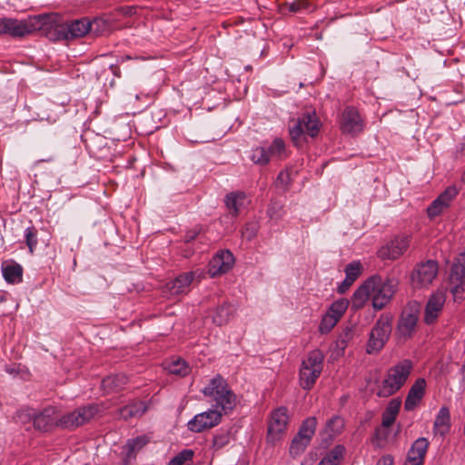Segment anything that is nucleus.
Listing matches in <instances>:
<instances>
[{
  "mask_svg": "<svg viewBox=\"0 0 465 465\" xmlns=\"http://www.w3.org/2000/svg\"><path fill=\"white\" fill-rule=\"evenodd\" d=\"M202 392L204 396L211 398L214 402L213 407L222 411L225 415L232 412L236 406L235 393L229 387L227 381L220 374L211 379Z\"/></svg>",
  "mask_w": 465,
  "mask_h": 465,
  "instance_id": "1",
  "label": "nucleus"
},
{
  "mask_svg": "<svg viewBox=\"0 0 465 465\" xmlns=\"http://www.w3.org/2000/svg\"><path fill=\"white\" fill-rule=\"evenodd\" d=\"M57 15H43L39 17L42 25L54 28L58 39H74L84 36L92 29L90 20L86 17L58 24Z\"/></svg>",
  "mask_w": 465,
  "mask_h": 465,
  "instance_id": "2",
  "label": "nucleus"
},
{
  "mask_svg": "<svg viewBox=\"0 0 465 465\" xmlns=\"http://www.w3.org/2000/svg\"><path fill=\"white\" fill-rule=\"evenodd\" d=\"M411 370L412 363L409 360H403L391 367L377 391V395L386 398L396 393L405 384Z\"/></svg>",
  "mask_w": 465,
  "mask_h": 465,
  "instance_id": "3",
  "label": "nucleus"
},
{
  "mask_svg": "<svg viewBox=\"0 0 465 465\" xmlns=\"http://www.w3.org/2000/svg\"><path fill=\"white\" fill-rule=\"evenodd\" d=\"M324 354L320 350L308 352L307 357L302 361L299 371L300 385L303 390H311L323 369Z\"/></svg>",
  "mask_w": 465,
  "mask_h": 465,
  "instance_id": "4",
  "label": "nucleus"
},
{
  "mask_svg": "<svg viewBox=\"0 0 465 465\" xmlns=\"http://www.w3.org/2000/svg\"><path fill=\"white\" fill-rule=\"evenodd\" d=\"M392 331V316L381 314L372 327L366 345L368 354L378 353L389 341Z\"/></svg>",
  "mask_w": 465,
  "mask_h": 465,
  "instance_id": "5",
  "label": "nucleus"
},
{
  "mask_svg": "<svg viewBox=\"0 0 465 465\" xmlns=\"http://www.w3.org/2000/svg\"><path fill=\"white\" fill-rule=\"evenodd\" d=\"M371 279L374 280L371 282L372 306L379 311L391 302L397 289V282L394 279H383L380 275H372Z\"/></svg>",
  "mask_w": 465,
  "mask_h": 465,
  "instance_id": "6",
  "label": "nucleus"
},
{
  "mask_svg": "<svg viewBox=\"0 0 465 465\" xmlns=\"http://www.w3.org/2000/svg\"><path fill=\"white\" fill-rule=\"evenodd\" d=\"M100 411L101 407L97 403L78 407L74 411L60 417V428L74 430L90 422Z\"/></svg>",
  "mask_w": 465,
  "mask_h": 465,
  "instance_id": "7",
  "label": "nucleus"
},
{
  "mask_svg": "<svg viewBox=\"0 0 465 465\" xmlns=\"http://www.w3.org/2000/svg\"><path fill=\"white\" fill-rule=\"evenodd\" d=\"M320 125V120L314 111L303 113L294 125L290 127V135L292 142L298 144L305 134L312 138L317 136Z\"/></svg>",
  "mask_w": 465,
  "mask_h": 465,
  "instance_id": "8",
  "label": "nucleus"
},
{
  "mask_svg": "<svg viewBox=\"0 0 465 465\" xmlns=\"http://www.w3.org/2000/svg\"><path fill=\"white\" fill-rule=\"evenodd\" d=\"M450 292L455 302L465 299V252L455 259L450 273Z\"/></svg>",
  "mask_w": 465,
  "mask_h": 465,
  "instance_id": "9",
  "label": "nucleus"
},
{
  "mask_svg": "<svg viewBox=\"0 0 465 465\" xmlns=\"http://www.w3.org/2000/svg\"><path fill=\"white\" fill-rule=\"evenodd\" d=\"M285 153V143L282 139L275 138L269 146H257L252 149L250 153L251 161L258 165H267L271 159H282Z\"/></svg>",
  "mask_w": 465,
  "mask_h": 465,
  "instance_id": "10",
  "label": "nucleus"
},
{
  "mask_svg": "<svg viewBox=\"0 0 465 465\" xmlns=\"http://www.w3.org/2000/svg\"><path fill=\"white\" fill-rule=\"evenodd\" d=\"M224 413L218 409H209L206 411L195 415L188 421V430L192 432L199 433L203 430L213 428L222 420Z\"/></svg>",
  "mask_w": 465,
  "mask_h": 465,
  "instance_id": "11",
  "label": "nucleus"
},
{
  "mask_svg": "<svg viewBox=\"0 0 465 465\" xmlns=\"http://www.w3.org/2000/svg\"><path fill=\"white\" fill-rule=\"evenodd\" d=\"M438 271V262L433 260H428L417 264L411 276L412 285L416 288L430 285L436 278Z\"/></svg>",
  "mask_w": 465,
  "mask_h": 465,
  "instance_id": "12",
  "label": "nucleus"
},
{
  "mask_svg": "<svg viewBox=\"0 0 465 465\" xmlns=\"http://www.w3.org/2000/svg\"><path fill=\"white\" fill-rule=\"evenodd\" d=\"M60 418L58 410L54 406H47L42 410L36 411L35 416L34 428L42 432H47L54 428H60Z\"/></svg>",
  "mask_w": 465,
  "mask_h": 465,
  "instance_id": "13",
  "label": "nucleus"
},
{
  "mask_svg": "<svg viewBox=\"0 0 465 465\" xmlns=\"http://www.w3.org/2000/svg\"><path fill=\"white\" fill-rule=\"evenodd\" d=\"M418 322V309L417 305H409L405 308L397 324V333L401 338L408 339L413 334Z\"/></svg>",
  "mask_w": 465,
  "mask_h": 465,
  "instance_id": "14",
  "label": "nucleus"
},
{
  "mask_svg": "<svg viewBox=\"0 0 465 465\" xmlns=\"http://www.w3.org/2000/svg\"><path fill=\"white\" fill-rule=\"evenodd\" d=\"M341 129L342 133L356 135L363 130V121L358 110L347 106L341 114Z\"/></svg>",
  "mask_w": 465,
  "mask_h": 465,
  "instance_id": "15",
  "label": "nucleus"
},
{
  "mask_svg": "<svg viewBox=\"0 0 465 465\" xmlns=\"http://www.w3.org/2000/svg\"><path fill=\"white\" fill-rule=\"evenodd\" d=\"M457 195L458 190L456 187H448L428 206V216L430 219H434L435 217L442 214L450 206V203Z\"/></svg>",
  "mask_w": 465,
  "mask_h": 465,
  "instance_id": "16",
  "label": "nucleus"
},
{
  "mask_svg": "<svg viewBox=\"0 0 465 465\" xmlns=\"http://www.w3.org/2000/svg\"><path fill=\"white\" fill-rule=\"evenodd\" d=\"M34 31L33 25L15 18H0V35L22 37Z\"/></svg>",
  "mask_w": 465,
  "mask_h": 465,
  "instance_id": "17",
  "label": "nucleus"
},
{
  "mask_svg": "<svg viewBox=\"0 0 465 465\" xmlns=\"http://www.w3.org/2000/svg\"><path fill=\"white\" fill-rule=\"evenodd\" d=\"M401 401L400 399H392L382 413L381 425L384 429H377L375 430V438L377 440H386L388 432L386 429L390 428L395 421L400 411Z\"/></svg>",
  "mask_w": 465,
  "mask_h": 465,
  "instance_id": "18",
  "label": "nucleus"
},
{
  "mask_svg": "<svg viewBox=\"0 0 465 465\" xmlns=\"http://www.w3.org/2000/svg\"><path fill=\"white\" fill-rule=\"evenodd\" d=\"M409 244L410 240L408 236L396 237L381 248L378 255L383 260H396L406 252L409 248Z\"/></svg>",
  "mask_w": 465,
  "mask_h": 465,
  "instance_id": "19",
  "label": "nucleus"
},
{
  "mask_svg": "<svg viewBox=\"0 0 465 465\" xmlns=\"http://www.w3.org/2000/svg\"><path fill=\"white\" fill-rule=\"evenodd\" d=\"M194 279L193 272L181 273L173 280L166 282L163 287V292L171 296H176L189 292V287Z\"/></svg>",
  "mask_w": 465,
  "mask_h": 465,
  "instance_id": "20",
  "label": "nucleus"
},
{
  "mask_svg": "<svg viewBox=\"0 0 465 465\" xmlns=\"http://www.w3.org/2000/svg\"><path fill=\"white\" fill-rule=\"evenodd\" d=\"M233 262L234 258L230 251H222L210 261L208 273L211 277L226 273L232 267Z\"/></svg>",
  "mask_w": 465,
  "mask_h": 465,
  "instance_id": "21",
  "label": "nucleus"
},
{
  "mask_svg": "<svg viewBox=\"0 0 465 465\" xmlns=\"http://www.w3.org/2000/svg\"><path fill=\"white\" fill-rule=\"evenodd\" d=\"M446 301V294L442 291H437L429 298L425 312L424 322L426 324H432L438 319Z\"/></svg>",
  "mask_w": 465,
  "mask_h": 465,
  "instance_id": "22",
  "label": "nucleus"
},
{
  "mask_svg": "<svg viewBox=\"0 0 465 465\" xmlns=\"http://www.w3.org/2000/svg\"><path fill=\"white\" fill-rule=\"evenodd\" d=\"M287 412L285 407H280L272 412L268 426V438L272 440H278L286 430L289 420Z\"/></svg>",
  "mask_w": 465,
  "mask_h": 465,
  "instance_id": "23",
  "label": "nucleus"
},
{
  "mask_svg": "<svg viewBox=\"0 0 465 465\" xmlns=\"http://www.w3.org/2000/svg\"><path fill=\"white\" fill-rule=\"evenodd\" d=\"M426 381L423 378H419L411 387L408 395L405 399L404 409L408 411H413L418 404L421 401L425 395Z\"/></svg>",
  "mask_w": 465,
  "mask_h": 465,
  "instance_id": "24",
  "label": "nucleus"
},
{
  "mask_svg": "<svg viewBox=\"0 0 465 465\" xmlns=\"http://www.w3.org/2000/svg\"><path fill=\"white\" fill-rule=\"evenodd\" d=\"M450 412L448 407L442 406L436 415L433 423V434L444 438L450 430Z\"/></svg>",
  "mask_w": 465,
  "mask_h": 465,
  "instance_id": "25",
  "label": "nucleus"
},
{
  "mask_svg": "<svg viewBox=\"0 0 465 465\" xmlns=\"http://www.w3.org/2000/svg\"><path fill=\"white\" fill-rule=\"evenodd\" d=\"M148 410V405L143 401L134 400L118 410V417L124 420L143 416Z\"/></svg>",
  "mask_w": 465,
  "mask_h": 465,
  "instance_id": "26",
  "label": "nucleus"
},
{
  "mask_svg": "<svg viewBox=\"0 0 465 465\" xmlns=\"http://www.w3.org/2000/svg\"><path fill=\"white\" fill-rule=\"evenodd\" d=\"M149 441L150 439L146 435H140L136 438L129 439L124 446V450H125L124 465H129L131 460L136 458L137 452L142 450Z\"/></svg>",
  "mask_w": 465,
  "mask_h": 465,
  "instance_id": "27",
  "label": "nucleus"
},
{
  "mask_svg": "<svg viewBox=\"0 0 465 465\" xmlns=\"http://www.w3.org/2000/svg\"><path fill=\"white\" fill-rule=\"evenodd\" d=\"M373 279L368 278L361 286H359L351 297L352 307L355 310L364 306L369 298H371V282Z\"/></svg>",
  "mask_w": 465,
  "mask_h": 465,
  "instance_id": "28",
  "label": "nucleus"
},
{
  "mask_svg": "<svg viewBox=\"0 0 465 465\" xmlns=\"http://www.w3.org/2000/svg\"><path fill=\"white\" fill-rule=\"evenodd\" d=\"M344 420L339 416L335 415L331 418L327 422L322 430V437H325L323 440L329 443L331 442L337 435H340L344 428Z\"/></svg>",
  "mask_w": 465,
  "mask_h": 465,
  "instance_id": "29",
  "label": "nucleus"
},
{
  "mask_svg": "<svg viewBox=\"0 0 465 465\" xmlns=\"http://www.w3.org/2000/svg\"><path fill=\"white\" fill-rule=\"evenodd\" d=\"M128 383V377L123 373L110 375L102 381V387L106 393L118 392Z\"/></svg>",
  "mask_w": 465,
  "mask_h": 465,
  "instance_id": "30",
  "label": "nucleus"
},
{
  "mask_svg": "<svg viewBox=\"0 0 465 465\" xmlns=\"http://www.w3.org/2000/svg\"><path fill=\"white\" fill-rule=\"evenodd\" d=\"M245 194L242 192H232L225 195L224 204L232 217H237L243 205Z\"/></svg>",
  "mask_w": 465,
  "mask_h": 465,
  "instance_id": "31",
  "label": "nucleus"
},
{
  "mask_svg": "<svg viewBox=\"0 0 465 465\" xmlns=\"http://www.w3.org/2000/svg\"><path fill=\"white\" fill-rule=\"evenodd\" d=\"M235 309L234 306L229 302H223L217 306L212 314L213 322L218 326H223L230 321Z\"/></svg>",
  "mask_w": 465,
  "mask_h": 465,
  "instance_id": "32",
  "label": "nucleus"
},
{
  "mask_svg": "<svg viewBox=\"0 0 465 465\" xmlns=\"http://www.w3.org/2000/svg\"><path fill=\"white\" fill-rule=\"evenodd\" d=\"M5 280L11 284H17L23 282V267L16 262L2 267Z\"/></svg>",
  "mask_w": 465,
  "mask_h": 465,
  "instance_id": "33",
  "label": "nucleus"
},
{
  "mask_svg": "<svg viewBox=\"0 0 465 465\" xmlns=\"http://www.w3.org/2000/svg\"><path fill=\"white\" fill-rule=\"evenodd\" d=\"M429 447L430 441L428 439L420 437L411 444L407 455L424 461Z\"/></svg>",
  "mask_w": 465,
  "mask_h": 465,
  "instance_id": "34",
  "label": "nucleus"
},
{
  "mask_svg": "<svg viewBox=\"0 0 465 465\" xmlns=\"http://www.w3.org/2000/svg\"><path fill=\"white\" fill-rule=\"evenodd\" d=\"M345 451L343 445H336L317 465H339L344 458Z\"/></svg>",
  "mask_w": 465,
  "mask_h": 465,
  "instance_id": "35",
  "label": "nucleus"
},
{
  "mask_svg": "<svg viewBox=\"0 0 465 465\" xmlns=\"http://www.w3.org/2000/svg\"><path fill=\"white\" fill-rule=\"evenodd\" d=\"M317 426V420L315 417H309L304 420L299 429L298 433L296 434L300 438H303L305 440L311 442L312 436L315 433Z\"/></svg>",
  "mask_w": 465,
  "mask_h": 465,
  "instance_id": "36",
  "label": "nucleus"
},
{
  "mask_svg": "<svg viewBox=\"0 0 465 465\" xmlns=\"http://www.w3.org/2000/svg\"><path fill=\"white\" fill-rule=\"evenodd\" d=\"M166 368L171 374L182 377L186 376L190 372L189 365L182 359L173 361Z\"/></svg>",
  "mask_w": 465,
  "mask_h": 465,
  "instance_id": "37",
  "label": "nucleus"
},
{
  "mask_svg": "<svg viewBox=\"0 0 465 465\" xmlns=\"http://www.w3.org/2000/svg\"><path fill=\"white\" fill-rule=\"evenodd\" d=\"M38 231L35 226H30L25 231V243L31 253L34 252L35 249L38 244Z\"/></svg>",
  "mask_w": 465,
  "mask_h": 465,
  "instance_id": "38",
  "label": "nucleus"
},
{
  "mask_svg": "<svg viewBox=\"0 0 465 465\" xmlns=\"http://www.w3.org/2000/svg\"><path fill=\"white\" fill-rule=\"evenodd\" d=\"M309 444L310 441L305 440L303 438H300L296 435L292 440L290 446V454L293 457L300 455L305 450Z\"/></svg>",
  "mask_w": 465,
  "mask_h": 465,
  "instance_id": "39",
  "label": "nucleus"
},
{
  "mask_svg": "<svg viewBox=\"0 0 465 465\" xmlns=\"http://www.w3.org/2000/svg\"><path fill=\"white\" fill-rule=\"evenodd\" d=\"M349 305L347 299H340L334 302L330 308V314L340 320L341 315L345 312Z\"/></svg>",
  "mask_w": 465,
  "mask_h": 465,
  "instance_id": "40",
  "label": "nucleus"
},
{
  "mask_svg": "<svg viewBox=\"0 0 465 465\" xmlns=\"http://www.w3.org/2000/svg\"><path fill=\"white\" fill-rule=\"evenodd\" d=\"M267 213L272 220H280L283 214V204L279 201H272L267 210Z\"/></svg>",
  "mask_w": 465,
  "mask_h": 465,
  "instance_id": "41",
  "label": "nucleus"
},
{
  "mask_svg": "<svg viewBox=\"0 0 465 465\" xmlns=\"http://www.w3.org/2000/svg\"><path fill=\"white\" fill-rule=\"evenodd\" d=\"M362 270L363 267L361 263L359 261H355L347 264L344 272L347 278L351 277V279L355 282L357 278L361 274Z\"/></svg>",
  "mask_w": 465,
  "mask_h": 465,
  "instance_id": "42",
  "label": "nucleus"
},
{
  "mask_svg": "<svg viewBox=\"0 0 465 465\" xmlns=\"http://www.w3.org/2000/svg\"><path fill=\"white\" fill-rule=\"evenodd\" d=\"M90 24L92 25V29H90L89 33L95 35H103L109 29V24L100 17H96L93 21H90Z\"/></svg>",
  "mask_w": 465,
  "mask_h": 465,
  "instance_id": "43",
  "label": "nucleus"
},
{
  "mask_svg": "<svg viewBox=\"0 0 465 465\" xmlns=\"http://www.w3.org/2000/svg\"><path fill=\"white\" fill-rule=\"evenodd\" d=\"M193 450L185 449L171 459L168 465H183L193 459Z\"/></svg>",
  "mask_w": 465,
  "mask_h": 465,
  "instance_id": "44",
  "label": "nucleus"
},
{
  "mask_svg": "<svg viewBox=\"0 0 465 465\" xmlns=\"http://www.w3.org/2000/svg\"><path fill=\"white\" fill-rule=\"evenodd\" d=\"M338 319L331 315L330 313L326 314L319 326V330L322 333L329 332L338 322Z\"/></svg>",
  "mask_w": 465,
  "mask_h": 465,
  "instance_id": "45",
  "label": "nucleus"
},
{
  "mask_svg": "<svg viewBox=\"0 0 465 465\" xmlns=\"http://www.w3.org/2000/svg\"><path fill=\"white\" fill-rule=\"evenodd\" d=\"M310 3L308 0H293L292 2L286 3L285 7L292 13H298L302 10L308 9Z\"/></svg>",
  "mask_w": 465,
  "mask_h": 465,
  "instance_id": "46",
  "label": "nucleus"
},
{
  "mask_svg": "<svg viewBox=\"0 0 465 465\" xmlns=\"http://www.w3.org/2000/svg\"><path fill=\"white\" fill-rule=\"evenodd\" d=\"M229 443L228 432L218 433L213 437V449L216 451L223 449Z\"/></svg>",
  "mask_w": 465,
  "mask_h": 465,
  "instance_id": "47",
  "label": "nucleus"
},
{
  "mask_svg": "<svg viewBox=\"0 0 465 465\" xmlns=\"http://www.w3.org/2000/svg\"><path fill=\"white\" fill-rule=\"evenodd\" d=\"M353 331L351 328H346L338 337L337 345L341 350L347 346V342L352 338Z\"/></svg>",
  "mask_w": 465,
  "mask_h": 465,
  "instance_id": "48",
  "label": "nucleus"
},
{
  "mask_svg": "<svg viewBox=\"0 0 465 465\" xmlns=\"http://www.w3.org/2000/svg\"><path fill=\"white\" fill-rule=\"evenodd\" d=\"M35 413L36 410L35 409H25L17 411V417L24 423L29 421H33L34 423Z\"/></svg>",
  "mask_w": 465,
  "mask_h": 465,
  "instance_id": "49",
  "label": "nucleus"
},
{
  "mask_svg": "<svg viewBox=\"0 0 465 465\" xmlns=\"http://www.w3.org/2000/svg\"><path fill=\"white\" fill-rule=\"evenodd\" d=\"M257 228L254 223H247L244 225L242 234V237L246 238L248 241L252 240L256 235Z\"/></svg>",
  "mask_w": 465,
  "mask_h": 465,
  "instance_id": "50",
  "label": "nucleus"
},
{
  "mask_svg": "<svg viewBox=\"0 0 465 465\" xmlns=\"http://www.w3.org/2000/svg\"><path fill=\"white\" fill-rule=\"evenodd\" d=\"M353 282H354V281H352L351 279V277L347 278L345 276V279L343 280V282L338 286L337 292L339 293L346 292L350 289V287L352 285Z\"/></svg>",
  "mask_w": 465,
  "mask_h": 465,
  "instance_id": "51",
  "label": "nucleus"
},
{
  "mask_svg": "<svg viewBox=\"0 0 465 465\" xmlns=\"http://www.w3.org/2000/svg\"><path fill=\"white\" fill-rule=\"evenodd\" d=\"M277 181L282 185L287 186L291 183V177L288 171H282L277 177Z\"/></svg>",
  "mask_w": 465,
  "mask_h": 465,
  "instance_id": "52",
  "label": "nucleus"
},
{
  "mask_svg": "<svg viewBox=\"0 0 465 465\" xmlns=\"http://www.w3.org/2000/svg\"><path fill=\"white\" fill-rule=\"evenodd\" d=\"M456 157H464L465 156V136L462 138L461 142L456 147Z\"/></svg>",
  "mask_w": 465,
  "mask_h": 465,
  "instance_id": "53",
  "label": "nucleus"
},
{
  "mask_svg": "<svg viewBox=\"0 0 465 465\" xmlns=\"http://www.w3.org/2000/svg\"><path fill=\"white\" fill-rule=\"evenodd\" d=\"M424 461L407 455L404 465H423Z\"/></svg>",
  "mask_w": 465,
  "mask_h": 465,
  "instance_id": "54",
  "label": "nucleus"
},
{
  "mask_svg": "<svg viewBox=\"0 0 465 465\" xmlns=\"http://www.w3.org/2000/svg\"><path fill=\"white\" fill-rule=\"evenodd\" d=\"M376 465H393V458L391 455L382 456Z\"/></svg>",
  "mask_w": 465,
  "mask_h": 465,
  "instance_id": "55",
  "label": "nucleus"
},
{
  "mask_svg": "<svg viewBox=\"0 0 465 465\" xmlns=\"http://www.w3.org/2000/svg\"><path fill=\"white\" fill-rule=\"evenodd\" d=\"M198 231L194 230V231H190L188 232H186V234L184 235V241L186 242H192L193 240H194L198 234Z\"/></svg>",
  "mask_w": 465,
  "mask_h": 465,
  "instance_id": "56",
  "label": "nucleus"
},
{
  "mask_svg": "<svg viewBox=\"0 0 465 465\" xmlns=\"http://www.w3.org/2000/svg\"><path fill=\"white\" fill-rule=\"evenodd\" d=\"M124 15H131L133 14V7L131 6H126L124 8Z\"/></svg>",
  "mask_w": 465,
  "mask_h": 465,
  "instance_id": "57",
  "label": "nucleus"
}]
</instances>
